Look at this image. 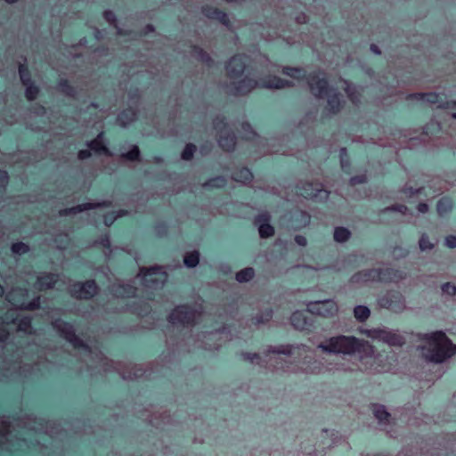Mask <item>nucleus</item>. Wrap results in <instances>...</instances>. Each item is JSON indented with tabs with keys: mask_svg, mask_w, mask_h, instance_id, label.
<instances>
[{
	"mask_svg": "<svg viewBox=\"0 0 456 456\" xmlns=\"http://www.w3.org/2000/svg\"><path fill=\"white\" fill-rule=\"evenodd\" d=\"M39 94L40 88L35 82L25 86V97L28 101L32 102L36 100Z\"/></svg>",
	"mask_w": 456,
	"mask_h": 456,
	"instance_id": "34",
	"label": "nucleus"
},
{
	"mask_svg": "<svg viewBox=\"0 0 456 456\" xmlns=\"http://www.w3.org/2000/svg\"><path fill=\"white\" fill-rule=\"evenodd\" d=\"M190 48V53L196 61L203 64L211 65L213 62L212 58L201 46L191 45Z\"/></svg>",
	"mask_w": 456,
	"mask_h": 456,
	"instance_id": "24",
	"label": "nucleus"
},
{
	"mask_svg": "<svg viewBox=\"0 0 456 456\" xmlns=\"http://www.w3.org/2000/svg\"><path fill=\"white\" fill-rule=\"evenodd\" d=\"M41 307V298L40 296H36L28 303H21L18 305V308L20 310L26 311H35L38 310Z\"/></svg>",
	"mask_w": 456,
	"mask_h": 456,
	"instance_id": "33",
	"label": "nucleus"
},
{
	"mask_svg": "<svg viewBox=\"0 0 456 456\" xmlns=\"http://www.w3.org/2000/svg\"><path fill=\"white\" fill-rule=\"evenodd\" d=\"M140 273L149 286L154 287L164 285L167 279V273L160 265H154L151 267H142Z\"/></svg>",
	"mask_w": 456,
	"mask_h": 456,
	"instance_id": "12",
	"label": "nucleus"
},
{
	"mask_svg": "<svg viewBox=\"0 0 456 456\" xmlns=\"http://www.w3.org/2000/svg\"><path fill=\"white\" fill-rule=\"evenodd\" d=\"M365 182H366V175H364L354 176V177L350 178V183L353 185L356 184V183H363Z\"/></svg>",
	"mask_w": 456,
	"mask_h": 456,
	"instance_id": "60",
	"label": "nucleus"
},
{
	"mask_svg": "<svg viewBox=\"0 0 456 456\" xmlns=\"http://www.w3.org/2000/svg\"><path fill=\"white\" fill-rule=\"evenodd\" d=\"M232 179L239 183H248L253 178L251 171L247 167L237 168L231 175Z\"/></svg>",
	"mask_w": 456,
	"mask_h": 456,
	"instance_id": "28",
	"label": "nucleus"
},
{
	"mask_svg": "<svg viewBox=\"0 0 456 456\" xmlns=\"http://www.w3.org/2000/svg\"><path fill=\"white\" fill-rule=\"evenodd\" d=\"M362 333L373 340L381 341L389 346H402L404 343V338L402 335L386 328L363 330Z\"/></svg>",
	"mask_w": 456,
	"mask_h": 456,
	"instance_id": "8",
	"label": "nucleus"
},
{
	"mask_svg": "<svg viewBox=\"0 0 456 456\" xmlns=\"http://www.w3.org/2000/svg\"><path fill=\"white\" fill-rule=\"evenodd\" d=\"M295 241L299 245V246H305L306 243H307V240L305 239V237L302 236V235H297L295 237Z\"/></svg>",
	"mask_w": 456,
	"mask_h": 456,
	"instance_id": "63",
	"label": "nucleus"
},
{
	"mask_svg": "<svg viewBox=\"0 0 456 456\" xmlns=\"http://www.w3.org/2000/svg\"><path fill=\"white\" fill-rule=\"evenodd\" d=\"M116 221L117 218L112 211L108 212L103 216V224L107 227H111Z\"/></svg>",
	"mask_w": 456,
	"mask_h": 456,
	"instance_id": "54",
	"label": "nucleus"
},
{
	"mask_svg": "<svg viewBox=\"0 0 456 456\" xmlns=\"http://www.w3.org/2000/svg\"><path fill=\"white\" fill-rule=\"evenodd\" d=\"M200 254L198 250L187 253L183 257L184 265L189 268L196 267L200 263Z\"/></svg>",
	"mask_w": 456,
	"mask_h": 456,
	"instance_id": "31",
	"label": "nucleus"
},
{
	"mask_svg": "<svg viewBox=\"0 0 456 456\" xmlns=\"http://www.w3.org/2000/svg\"><path fill=\"white\" fill-rule=\"evenodd\" d=\"M128 97L131 101H138L141 98L138 88H131L128 92Z\"/></svg>",
	"mask_w": 456,
	"mask_h": 456,
	"instance_id": "56",
	"label": "nucleus"
},
{
	"mask_svg": "<svg viewBox=\"0 0 456 456\" xmlns=\"http://www.w3.org/2000/svg\"><path fill=\"white\" fill-rule=\"evenodd\" d=\"M452 200L448 197H444L437 202V213L440 216H444L452 211Z\"/></svg>",
	"mask_w": 456,
	"mask_h": 456,
	"instance_id": "29",
	"label": "nucleus"
},
{
	"mask_svg": "<svg viewBox=\"0 0 456 456\" xmlns=\"http://www.w3.org/2000/svg\"><path fill=\"white\" fill-rule=\"evenodd\" d=\"M426 344L420 346L423 357L435 363H441L456 354V345L439 330L421 335Z\"/></svg>",
	"mask_w": 456,
	"mask_h": 456,
	"instance_id": "3",
	"label": "nucleus"
},
{
	"mask_svg": "<svg viewBox=\"0 0 456 456\" xmlns=\"http://www.w3.org/2000/svg\"><path fill=\"white\" fill-rule=\"evenodd\" d=\"M441 289L444 294L449 296H453L456 293V286L450 282L443 284Z\"/></svg>",
	"mask_w": 456,
	"mask_h": 456,
	"instance_id": "53",
	"label": "nucleus"
},
{
	"mask_svg": "<svg viewBox=\"0 0 456 456\" xmlns=\"http://www.w3.org/2000/svg\"><path fill=\"white\" fill-rule=\"evenodd\" d=\"M57 90L64 95L72 98L77 94L76 87L67 78H61L58 80Z\"/></svg>",
	"mask_w": 456,
	"mask_h": 456,
	"instance_id": "27",
	"label": "nucleus"
},
{
	"mask_svg": "<svg viewBox=\"0 0 456 456\" xmlns=\"http://www.w3.org/2000/svg\"><path fill=\"white\" fill-rule=\"evenodd\" d=\"M346 148H341L340 149V159H341V167L343 169H346V167L348 166V163L347 161L346 160Z\"/></svg>",
	"mask_w": 456,
	"mask_h": 456,
	"instance_id": "58",
	"label": "nucleus"
},
{
	"mask_svg": "<svg viewBox=\"0 0 456 456\" xmlns=\"http://www.w3.org/2000/svg\"><path fill=\"white\" fill-rule=\"evenodd\" d=\"M290 322L292 326L299 330H305L309 325L305 314L301 311H296L292 314Z\"/></svg>",
	"mask_w": 456,
	"mask_h": 456,
	"instance_id": "26",
	"label": "nucleus"
},
{
	"mask_svg": "<svg viewBox=\"0 0 456 456\" xmlns=\"http://www.w3.org/2000/svg\"><path fill=\"white\" fill-rule=\"evenodd\" d=\"M200 11L208 19L218 21L224 26H228V13L225 11L210 4L202 5Z\"/></svg>",
	"mask_w": 456,
	"mask_h": 456,
	"instance_id": "15",
	"label": "nucleus"
},
{
	"mask_svg": "<svg viewBox=\"0 0 456 456\" xmlns=\"http://www.w3.org/2000/svg\"><path fill=\"white\" fill-rule=\"evenodd\" d=\"M91 156H92V153H91V151H90L89 148L88 149L80 150L77 152V158L80 160L87 159L91 158Z\"/></svg>",
	"mask_w": 456,
	"mask_h": 456,
	"instance_id": "55",
	"label": "nucleus"
},
{
	"mask_svg": "<svg viewBox=\"0 0 456 456\" xmlns=\"http://www.w3.org/2000/svg\"><path fill=\"white\" fill-rule=\"evenodd\" d=\"M100 288L94 279L85 281H77L70 286L69 294L76 299L89 300L96 296Z\"/></svg>",
	"mask_w": 456,
	"mask_h": 456,
	"instance_id": "9",
	"label": "nucleus"
},
{
	"mask_svg": "<svg viewBox=\"0 0 456 456\" xmlns=\"http://www.w3.org/2000/svg\"><path fill=\"white\" fill-rule=\"evenodd\" d=\"M273 316V311L271 309H266L261 314L256 316L255 320L256 323H265L268 322Z\"/></svg>",
	"mask_w": 456,
	"mask_h": 456,
	"instance_id": "51",
	"label": "nucleus"
},
{
	"mask_svg": "<svg viewBox=\"0 0 456 456\" xmlns=\"http://www.w3.org/2000/svg\"><path fill=\"white\" fill-rule=\"evenodd\" d=\"M345 86V90L347 93L348 97L354 102H356L358 101V97L354 94L356 90L355 86L349 85V83L346 80L342 81Z\"/></svg>",
	"mask_w": 456,
	"mask_h": 456,
	"instance_id": "50",
	"label": "nucleus"
},
{
	"mask_svg": "<svg viewBox=\"0 0 456 456\" xmlns=\"http://www.w3.org/2000/svg\"><path fill=\"white\" fill-rule=\"evenodd\" d=\"M247 63L248 57L245 55H236L230 58V94L232 92L247 94L256 86L278 89L289 86L287 81L276 77L267 81L258 82L248 76H243Z\"/></svg>",
	"mask_w": 456,
	"mask_h": 456,
	"instance_id": "1",
	"label": "nucleus"
},
{
	"mask_svg": "<svg viewBox=\"0 0 456 456\" xmlns=\"http://www.w3.org/2000/svg\"><path fill=\"white\" fill-rule=\"evenodd\" d=\"M52 326L67 342L76 333L73 324L61 318L55 319Z\"/></svg>",
	"mask_w": 456,
	"mask_h": 456,
	"instance_id": "18",
	"label": "nucleus"
},
{
	"mask_svg": "<svg viewBox=\"0 0 456 456\" xmlns=\"http://www.w3.org/2000/svg\"><path fill=\"white\" fill-rule=\"evenodd\" d=\"M111 206V201L110 200H103L102 202L98 203H93V202H86L82 204H78L77 206H73L70 208H62L59 211L60 216H68L70 215H76L77 213H82L84 211L87 210H93L97 208H110Z\"/></svg>",
	"mask_w": 456,
	"mask_h": 456,
	"instance_id": "14",
	"label": "nucleus"
},
{
	"mask_svg": "<svg viewBox=\"0 0 456 456\" xmlns=\"http://www.w3.org/2000/svg\"><path fill=\"white\" fill-rule=\"evenodd\" d=\"M9 174L6 170L0 169V193H3L9 183Z\"/></svg>",
	"mask_w": 456,
	"mask_h": 456,
	"instance_id": "48",
	"label": "nucleus"
},
{
	"mask_svg": "<svg viewBox=\"0 0 456 456\" xmlns=\"http://www.w3.org/2000/svg\"><path fill=\"white\" fill-rule=\"evenodd\" d=\"M11 250L15 255H26L29 252V246L22 241H17L12 244Z\"/></svg>",
	"mask_w": 456,
	"mask_h": 456,
	"instance_id": "39",
	"label": "nucleus"
},
{
	"mask_svg": "<svg viewBox=\"0 0 456 456\" xmlns=\"http://www.w3.org/2000/svg\"><path fill=\"white\" fill-rule=\"evenodd\" d=\"M227 179L224 176H216L209 178L203 183V187L207 189L223 188L226 185Z\"/></svg>",
	"mask_w": 456,
	"mask_h": 456,
	"instance_id": "32",
	"label": "nucleus"
},
{
	"mask_svg": "<svg viewBox=\"0 0 456 456\" xmlns=\"http://www.w3.org/2000/svg\"><path fill=\"white\" fill-rule=\"evenodd\" d=\"M102 16L104 20L110 25L117 28L118 18L116 13L111 10H106L103 12Z\"/></svg>",
	"mask_w": 456,
	"mask_h": 456,
	"instance_id": "47",
	"label": "nucleus"
},
{
	"mask_svg": "<svg viewBox=\"0 0 456 456\" xmlns=\"http://www.w3.org/2000/svg\"><path fill=\"white\" fill-rule=\"evenodd\" d=\"M322 352L335 354L352 355L360 354L362 361L365 359L374 360V347L365 340L356 338L354 336H337L320 343L317 346Z\"/></svg>",
	"mask_w": 456,
	"mask_h": 456,
	"instance_id": "2",
	"label": "nucleus"
},
{
	"mask_svg": "<svg viewBox=\"0 0 456 456\" xmlns=\"http://www.w3.org/2000/svg\"><path fill=\"white\" fill-rule=\"evenodd\" d=\"M380 307L390 309L400 313L405 309V301L403 297L395 291H390L379 298Z\"/></svg>",
	"mask_w": 456,
	"mask_h": 456,
	"instance_id": "13",
	"label": "nucleus"
},
{
	"mask_svg": "<svg viewBox=\"0 0 456 456\" xmlns=\"http://www.w3.org/2000/svg\"><path fill=\"white\" fill-rule=\"evenodd\" d=\"M111 293L116 297H136L137 288L129 283H118L112 286Z\"/></svg>",
	"mask_w": 456,
	"mask_h": 456,
	"instance_id": "19",
	"label": "nucleus"
},
{
	"mask_svg": "<svg viewBox=\"0 0 456 456\" xmlns=\"http://www.w3.org/2000/svg\"><path fill=\"white\" fill-rule=\"evenodd\" d=\"M387 210H393L404 214L407 211V207L404 205H395L391 208H387Z\"/></svg>",
	"mask_w": 456,
	"mask_h": 456,
	"instance_id": "61",
	"label": "nucleus"
},
{
	"mask_svg": "<svg viewBox=\"0 0 456 456\" xmlns=\"http://www.w3.org/2000/svg\"><path fill=\"white\" fill-rule=\"evenodd\" d=\"M255 224L258 226L260 237L269 238L273 234L274 229L270 224V215L268 213L258 215L255 219Z\"/></svg>",
	"mask_w": 456,
	"mask_h": 456,
	"instance_id": "17",
	"label": "nucleus"
},
{
	"mask_svg": "<svg viewBox=\"0 0 456 456\" xmlns=\"http://www.w3.org/2000/svg\"><path fill=\"white\" fill-rule=\"evenodd\" d=\"M155 31V28L152 24H147L144 28H143V31L142 32V35H148L149 33H152Z\"/></svg>",
	"mask_w": 456,
	"mask_h": 456,
	"instance_id": "64",
	"label": "nucleus"
},
{
	"mask_svg": "<svg viewBox=\"0 0 456 456\" xmlns=\"http://www.w3.org/2000/svg\"><path fill=\"white\" fill-rule=\"evenodd\" d=\"M297 351L306 353L308 351V347L305 345H280L275 346H269L266 352L264 353V355L246 353L243 354V357L245 360L250 362L251 363L262 364L268 363L272 361H276L275 355L277 354L293 355Z\"/></svg>",
	"mask_w": 456,
	"mask_h": 456,
	"instance_id": "5",
	"label": "nucleus"
},
{
	"mask_svg": "<svg viewBox=\"0 0 456 456\" xmlns=\"http://www.w3.org/2000/svg\"><path fill=\"white\" fill-rule=\"evenodd\" d=\"M5 318L8 320V323L17 324L18 330L31 333L32 318L30 316H21L13 318L12 314H6Z\"/></svg>",
	"mask_w": 456,
	"mask_h": 456,
	"instance_id": "21",
	"label": "nucleus"
},
{
	"mask_svg": "<svg viewBox=\"0 0 456 456\" xmlns=\"http://www.w3.org/2000/svg\"><path fill=\"white\" fill-rule=\"evenodd\" d=\"M283 73L289 77L297 79L305 77V71L301 69L285 67L283 69Z\"/></svg>",
	"mask_w": 456,
	"mask_h": 456,
	"instance_id": "42",
	"label": "nucleus"
},
{
	"mask_svg": "<svg viewBox=\"0 0 456 456\" xmlns=\"http://www.w3.org/2000/svg\"><path fill=\"white\" fill-rule=\"evenodd\" d=\"M350 237V232L345 227H337L334 231V240L338 242H345Z\"/></svg>",
	"mask_w": 456,
	"mask_h": 456,
	"instance_id": "41",
	"label": "nucleus"
},
{
	"mask_svg": "<svg viewBox=\"0 0 456 456\" xmlns=\"http://www.w3.org/2000/svg\"><path fill=\"white\" fill-rule=\"evenodd\" d=\"M306 310L312 314L331 317L338 313V307L333 299H324L306 303Z\"/></svg>",
	"mask_w": 456,
	"mask_h": 456,
	"instance_id": "11",
	"label": "nucleus"
},
{
	"mask_svg": "<svg viewBox=\"0 0 456 456\" xmlns=\"http://www.w3.org/2000/svg\"><path fill=\"white\" fill-rule=\"evenodd\" d=\"M419 248L421 251L429 250L434 248V244L430 242L428 237L423 234L419 241Z\"/></svg>",
	"mask_w": 456,
	"mask_h": 456,
	"instance_id": "49",
	"label": "nucleus"
},
{
	"mask_svg": "<svg viewBox=\"0 0 456 456\" xmlns=\"http://www.w3.org/2000/svg\"><path fill=\"white\" fill-rule=\"evenodd\" d=\"M68 342L72 345V346L76 349H83L88 350V345L76 333L68 340Z\"/></svg>",
	"mask_w": 456,
	"mask_h": 456,
	"instance_id": "43",
	"label": "nucleus"
},
{
	"mask_svg": "<svg viewBox=\"0 0 456 456\" xmlns=\"http://www.w3.org/2000/svg\"><path fill=\"white\" fill-rule=\"evenodd\" d=\"M445 245L450 248H456V236L450 235L445 238Z\"/></svg>",
	"mask_w": 456,
	"mask_h": 456,
	"instance_id": "57",
	"label": "nucleus"
},
{
	"mask_svg": "<svg viewBox=\"0 0 456 456\" xmlns=\"http://www.w3.org/2000/svg\"><path fill=\"white\" fill-rule=\"evenodd\" d=\"M196 151H197L196 145L191 142H189L184 146V148L181 153V158H182V159H183L185 161H190L193 159V156Z\"/></svg>",
	"mask_w": 456,
	"mask_h": 456,
	"instance_id": "38",
	"label": "nucleus"
},
{
	"mask_svg": "<svg viewBox=\"0 0 456 456\" xmlns=\"http://www.w3.org/2000/svg\"><path fill=\"white\" fill-rule=\"evenodd\" d=\"M18 71L20 82L24 86L34 83L30 70L28 69V67L26 63H20L18 67Z\"/></svg>",
	"mask_w": 456,
	"mask_h": 456,
	"instance_id": "30",
	"label": "nucleus"
},
{
	"mask_svg": "<svg viewBox=\"0 0 456 456\" xmlns=\"http://www.w3.org/2000/svg\"><path fill=\"white\" fill-rule=\"evenodd\" d=\"M405 277V273L393 268H378L359 272L352 277L353 282L384 281L397 282Z\"/></svg>",
	"mask_w": 456,
	"mask_h": 456,
	"instance_id": "6",
	"label": "nucleus"
},
{
	"mask_svg": "<svg viewBox=\"0 0 456 456\" xmlns=\"http://www.w3.org/2000/svg\"><path fill=\"white\" fill-rule=\"evenodd\" d=\"M307 84L313 94L318 98L328 96V105L332 112L339 110L341 101L339 94L333 89H328V82L321 73L310 74L307 77Z\"/></svg>",
	"mask_w": 456,
	"mask_h": 456,
	"instance_id": "4",
	"label": "nucleus"
},
{
	"mask_svg": "<svg viewBox=\"0 0 456 456\" xmlns=\"http://www.w3.org/2000/svg\"><path fill=\"white\" fill-rule=\"evenodd\" d=\"M100 288L94 279L85 281H77L70 286L69 294L76 299L89 300L96 296Z\"/></svg>",
	"mask_w": 456,
	"mask_h": 456,
	"instance_id": "10",
	"label": "nucleus"
},
{
	"mask_svg": "<svg viewBox=\"0 0 456 456\" xmlns=\"http://www.w3.org/2000/svg\"><path fill=\"white\" fill-rule=\"evenodd\" d=\"M59 280V274L53 273H45L37 278L34 284L38 291H45L53 289Z\"/></svg>",
	"mask_w": 456,
	"mask_h": 456,
	"instance_id": "16",
	"label": "nucleus"
},
{
	"mask_svg": "<svg viewBox=\"0 0 456 456\" xmlns=\"http://www.w3.org/2000/svg\"><path fill=\"white\" fill-rule=\"evenodd\" d=\"M372 412L378 420L379 425L382 428H387V427L391 423V414L387 411L384 405L378 403L372 404Z\"/></svg>",
	"mask_w": 456,
	"mask_h": 456,
	"instance_id": "20",
	"label": "nucleus"
},
{
	"mask_svg": "<svg viewBox=\"0 0 456 456\" xmlns=\"http://www.w3.org/2000/svg\"><path fill=\"white\" fill-rule=\"evenodd\" d=\"M121 157L124 159H126L129 161H139L141 159L140 149L137 145H133L132 148L126 153H123Z\"/></svg>",
	"mask_w": 456,
	"mask_h": 456,
	"instance_id": "36",
	"label": "nucleus"
},
{
	"mask_svg": "<svg viewBox=\"0 0 456 456\" xmlns=\"http://www.w3.org/2000/svg\"><path fill=\"white\" fill-rule=\"evenodd\" d=\"M137 118V111L133 107H127L118 115L117 120L122 127H126Z\"/></svg>",
	"mask_w": 456,
	"mask_h": 456,
	"instance_id": "22",
	"label": "nucleus"
},
{
	"mask_svg": "<svg viewBox=\"0 0 456 456\" xmlns=\"http://www.w3.org/2000/svg\"><path fill=\"white\" fill-rule=\"evenodd\" d=\"M308 186L311 188V190L308 191V190L305 189L304 192H302V195L305 198H327L328 197V191L326 190H319V189H313L312 184H308Z\"/></svg>",
	"mask_w": 456,
	"mask_h": 456,
	"instance_id": "37",
	"label": "nucleus"
},
{
	"mask_svg": "<svg viewBox=\"0 0 456 456\" xmlns=\"http://www.w3.org/2000/svg\"><path fill=\"white\" fill-rule=\"evenodd\" d=\"M213 123H214V126L216 128H217V127L221 128L223 134L221 135L219 143H220V146L223 149V151H228V134L227 135L224 134V130H226L228 128V118L226 117H222V118L216 117L214 119Z\"/></svg>",
	"mask_w": 456,
	"mask_h": 456,
	"instance_id": "23",
	"label": "nucleus"
},
{
	"mask_svg": "<svg viewBox=\"0 0 456 456\" xmlns=\"http://www.w3.org/2000/svg\"><path fill=\"white\" fill-rule=\"evenodd\" d=\"M418 98L422 100L423 102H428L430 103H436L438 101V94L435 93H428V94H418Z\"/></svg>",
	"mask_w": 456,
	"mask_h": 456,
	"instance_id": "52",
	"label": "nucleus"
},
{
	"mask_svg": "<svg viewBox=\"0 0 456 456\" xmlns=\"http://www.w3.org/2000/svg\"><path fill=\"white\" fill-rule=\"evenodd\" d=\"M197 310L191 305L182 304L175 306L167 316V321L173 325L194 327L197 324Z\"/></svg>",
	"mask_w": 456,
	"mask_h": 456,
	"instance_id": "7",
	"label": "nucleus"
},
{
	"mask_svg": "<svg viewBox=\"0 0 456 456\" xmlns=\"http://www.w3.org/2000/svg\"><path fill=\"white\" fill-rule=\"evenodd\" d=\"M95 244L101 248L110 249L111 247L110 237L109 233L101 235L96 240Z\"/></svg>",
	"mask_w": 456,
	"mask_h": 456,
	"instance_id": "46",
	"label": "nucleus"
},
{
	"mask_svg": "<svg viewBox=\"0 0 456 456\" xmlns=\"http://www.w3.org/2000/svg\"><path fill=\"white\" fill-rule=\"evenodd\" d=\"M255 272L251 267L245 268L236 273V280L239 282H246L254 277Z\"/></svg>",
	"mask_w": 456,
	"mask_h": 456,
	"instance_id": "40",
	"label": "nucleus"
},
{
	"mask_svg": "<svg viewBox=\"0 0 456 456\" xmlns=\"http://www.w3.org/2000/svg\"><path fill=\"white\" fill-rule=\"evenodd\" d=\"M86 146L90 149L91 151L98 155H105L108 157L112 156V152L107 146V143H102L98 140L93 139L86 142Z\"/></svg>",
	"mask_w": 456,
	"mask_h": 456,
	"instance_id": "25",
	"label": "nucleus"
},
{
	"mask_svg": "<svg viewBox=\"0 0 456 456\" xmlns=\"http://www.w3.org/2000/svg\"><path fill=\"white\" fill-rule=\"evenodd\" d=\"M354 314L356 320L364 322L370 317V311L365 305H357L354 309Z\"/></svg>",
	"mask_w": 456,
	"mask_h": 456,
	"instance_id": "35",
	"label": "nucleus"
},
{
	"mask_svg": "<svg viewBox=\"0 0 456 456\" xmlns=\"http://www.w3.org/2000/svg\"><path fill=\"white\" fill-rule=\"evenodd\" d=\"M131 306L134 313L142 315H147L151 311V306L147 303L134 302Z\"/></svg>",
	"mask_w": 456,
	"mask_h": 456,
	"instance_id": "44",
	"label": "nucleus"
},
{
	"mask_svg": "<svg viewBox=\"0 0 456 456\" xmlns=\"http://www.w3.org/2000/svg\"><path fill=\"white\" fill-rule=\"evenodd\" d=\"M240 126L241 137L245 138L246 140H251L256 136V133L253 131L251 126L248 123H242Z\"/></svg>",
	"mask_w": 456,
	"mask_h": 456,
	"instance_id": "45",
	"label": "nucleus"
},
{
	"mask_svg": "<svg viewBox=\"0 0 456 456\" xmlns=\"http://www.w3.org/2000/svg\"><path fill=\"white\" fill-rule=\"evenodd\" d=\"M9 337V330L4 327L0 328V342H6Z\"/></svg>",
	"mask_w": 456,
	"mask_h": 456,
	"instance_id": "59",
	"label": "nucleus"
},
{
	"mask_svg": "<svg viewBox=\"0 0 456 456\" xmlns=\"http://www.w3.org/2000/svg\"><path fill=\"white\" fill-rule=\"evenodd\" d=\"M112 212L114 213L117 219L128 216V211L124 208L115 210Z\"/></svg>",
	"mask_w": 456,
	"mask_h": 456,
	"instance_id": "62",
	"label": "nucleus"
}]
</instances>
